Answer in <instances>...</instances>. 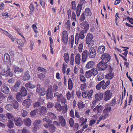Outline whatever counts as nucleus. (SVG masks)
I'll use <instances>...</instances> for the list:
<instances>
[{"label":"nucleus","mask_w":133,"mask_h":133,"mask_svg":"<svg viewBox=\"0 0 133 133\" xmlns=\"http://www.w3.org/2000/svg\"><path fill=\"white\" fill-rule=\"evenodd\" d=\"M53 91L55 93L58 91V86L56 84L53 85V88L51 85L48 86L46 91V99L50 101L54 99V97L53 93Z\"/></svg>","instance_id":"obj_1"},{"label":"nucleus","mask_w":133,"mask_h":133,"mask_svg":"<svg viewBox=\"0 0 133 133\" xmlns=\"http://www.w3.org/2000/svg\"><path fill=\"white\" fill-rule=\"evenodd\" d=\"M1 69L2 70L1 74L3 76H5L6 77L9 76L12 77L13 74L11 71V69L9 66L7 65H5L1 66Z\"/></svg>","instance_id":"obj_2"},{"label":"nucleus","mask_w":133,"mask_h":133,"mask_svg":"<svg viewBox=\"0 0 133 133\" xmlns=\"http://www.w3.org/2000/svg\"><path fill=\"white\" fill-rule=\"evenodd\" d=\"M110 82V81L109 80L107 81L106 82L104 80L102 81L96 85V88L97 90H99L102 87L103 89H105L109 85Z\"/></svg>","instance_id":"obj_3"},{"label":"nucleus","mask_w":133,"mask_h":133,"mask_svg":"<svg viewBox=\"0 0 133 133\" xmlns=\"http://www.w3.org/2000/svg\"><path fill=\"white\" fill-rule=\"evenodd\" d=\"M93 93V91L92 90H90L89 91L87 90L86 91L83 92L82 94L83 98H87L88 99L91 100L93 98L92 96Z\"/></svg>","instance_id":"obj_4"},{"label":"nucleus","mask_w":133,"mask_h":133,"mask_svg":"<svg viewBox=\"0 0 133 133\" xmlns=\"http://www.w3.org/2000/svg\"><path fill=\"white\" fill-rule=\"evenodd\" d=\"M107 63H105L102 61L100 62L97 65V67L99 71H104L108 67Z\"/></svg>","instance_id":"obj_5"},{"label":"nucleus","mask_w":133,"mask_h":133,"mask_svg":"<svg viewBox=\"0 0 133 133\" xmlns=\"http://www.w3.org/2000/svg\"><path fill=\"white\" fill-rule=\"evenodd\" d=\"M36 93L40 96H44L46 93L45 89L41 87V85L39 84H37L36 86Z\"/></svg>","instance_id":"obj_6"},{"label":"nucleus","mask_w":133,"mask_h":133,"mask_svg":"<svg viewBox=\"0 0 133 133\" xmlns=\"http://www.w3.org/2000/svg\"><path fill=\"white\" fill-rule=\"evenodd\" d=\"M41 123L42 121L40 120L37 119L35 120L33 123L34 127L32 129L34 132H36L38 129L41 128Z\"/></svg>","instance_id":"obj_7"},{"label":"nucleus","mask_w":133,"mask_h":133,"mask_svg":"<svg viewBox=\"0 0 133 133\" xmlns=\"http://www.w3.org/2000/svg\"><path fill=\"white\" fill-rule=\"evenodd\" d=\"M21 84V80L17 81L15 83V85L12 86L11 88V90L14 92L18 91L20 87Z\"/></svg>","instance_id":"obj_8"},{"label":"nucleus","mask_w":133,"mask_h":133,"mask_svg":"<svg viewBox=\"0 0 133 133\" xmlns=\"http://www.w3.org/2000/svg\"><path fill=\"white\" fill-rule=\"evenodd\" d=\"M111 56L109 54H103L101 56V59L102 61L105 62V63L109 62L111 59Z\"/></svg>","instance_id":"obj_9"},{"label":"nucleus","mask_w":133,"mask_h":133,"mask_svg":"<svg viewBox=\"0 0 133 133\" xmlns=\"http://www.w3.org/2000/svg\"><path fill=\"white\" fill-rule=\"evenodd\" d=\"M43 126L46 128H48L49 131L51 132H54L55 131L56 127L52 123L44 124Z\"/></svg>","instance_id":"obj_10"},{"label":"nucleus","mask_w":133,"mask_h":133,"mask_svg":"<svg viewBox=\"0 0 133 133\" xmlns=\"http://www.w3.org/2000/svg\"><path fill=\"white\" fill-rule=\"evenodd\" d=\"M88 54L90 58H94L96 56V51L94 48H91L89 49Z\"/></svg>","instance_id":"obj_11"},{"label":"nucleus","mask_w":133,"mask_h":133,"mask_svg":"<svg viewBox=\"0 0 133 133\" xmlns=\"http://www.w3.org/2000/svg\"><path fill=\"white\" fill-rule=\"evenodd\" d=\"M111 94L110 93V90H107L104 93L103 99L104 101H107L110 99L111 97Z\"/></svg>","instance_id":"obj_12"},{"label":"nucleus","mask_w":133,"mask_h":133,"mask_svg":"<svg viewBox=\"0 0 133 133\" xmlns=\"http://www.w3.org/2000/svg\"><path fill=\"white\" fill-rule=\"evenodd\" d=\"M93 38V36L92 34H88L87 36L86 42V43L90 45H91L92 42H93L92 39Z\"/></svg>","instance_id":"obj_13"},{"label":"nucleus","mask_w":133,"mask_h":133,"mask_svg":"<svg viewBox=\"0 0 133 133\" xmlns=\"http://www.w3.org/2000/svg\"><path fill=\"white\" fill-rule=\"evenodd\" d=\"M102 110V107L101 105H97L93 110L94 112L97 113L96 114L99 116Z\"/></svg>","instance_id":"obj_14"},{"label":"nucleus","mask_w":133,"mask_h":133,"mask_svg":"<svg viewBox=\"0 0 133 133\" xmlns=\"http://www.w3.org/2000/svg\"><path fill=\"white\" fill-rule=\"evenodd\" d=\"M0 31L3 34L5 35L6 36L10 38L12 41L14 42L15 41V38H14L13 36L7 31L3 30L2 28H0Z\"/></svg>","instance_id":"obj_15"},{"label":"nucleus","mask_w":133,"mask_h":133,"mask_svg":"<svg viewBox=\"0 0 133 133\" xmlns=\"http://www.w3.org/2000/svg\"><path fill=\"white\" fill-rule=\"evenodd\" d=\"M63 35L62 39L63 43L65 44H67L68 41V36L67 32L65 31H64L62 33Z\"/></svg>","instance_id":"obj_16"},{"label":"nucleus","mask_w":133,"mask_h":133,"mask_svg":"<svg viewBox=\"0 0 133 133\" xmlns=\"http://www.w3.org/2000/svg\"><path fill=\"white\" fill-rule=\"evenodd\" d=\"M31 101L30 99H26L22 103V105L26 109L29 108L31 106Z\"/></svg>","instance_id":"obj_17"},{"label":"nucleus","mask_w":133,"mask_h":133,"mask_svg":"<svg viewBox=\"0 0 133 133\" xmlns=\"http://www.w3.org/2000/svg\"><path fill=\"white\" fill-rule=\"evenodd\" d=\"M30 77L29 71H26L24 72L23 80L24 81H28L30 79Z\"/></svg>","instance_id":"obj_18"},{"label":"nucleus","mask_w":133,"mask_h":133,"mask_svg":"<svg viewBox=\"0 0 133 133\" xmlns=\"http://www.w3.org/2000/svg\"><path fill=\"white\" fill-rule=\"evenodd\" d=\"M44 100H39L37 102L34 103L33 104V106L34 108H37L40 107L44 102Z\"/></svg>","instance_id":"obj_19"},{"label":"nucleus","mask_w":133,"mask_h":133,"mask_svg":"<svg viewBox=\"0 0 133 133\" xmlns=\"http://www.w3.org/2000/svg\"><path fill=\"white\" fill-rule=\"evenodd\" d=\"M48 109L45 107H42L39 111V115L40 116H44L48 111Z\"/></svg>","instance_id":"obj_20"},{"label":"nucleus","mask_w":133,"mask_h":133,"mask_svg":"<svg viewBox=\"0 0 133 133\" xmlns=\"http://www.w3.org/2000/svg\"><path fill=\"white\" fill-rule=\"evenodd\" d=\"M103 98V94L100 92L97 93L95 95V98L97 101L102 100Z\"/></svg>","instance_id":"obj_21"},{"label":"nucleus","mask_w":133,"mask_h":133,"mask_svg":"<svg viewBox=\"0 0 133 133\" xmlns=\"http://www.w3.org/2000/svg\"><path fill=\"white\" fill-rule=\"evenodd\" d=\"M15 124L18 126L22 125L23 124V122L20 118H17L14 120Z\"/></svg>","instance_id":"obj_22"},{"label":"nucleus","mask_w":133,"mask_h":133,"mask_svg":"<svg viewBox=\"0 0 133 133\" xmlns=\"http://www.w3.org/2000/svg\"><path fill=\"white\" fill-rule=\"evenodd\" d=\"M109 66L110 68V71L111 72L105 75V78L108 79H111L114 77V74L113 73L111 72L112 70V68H111V66L109 65Z\"/></svg>","instance_id":"obj_23"},{"label":"nucleus","mask_w":133,"mask_h":133,"mask_svg":"<svg viewBox=\"0 0 133 133\" xmlns=\"http://www.w3.org/2000/svg\"><path fill=\"white\" fill-rule=\"evenodd\" d=\"M88 51L87 50H84L83 52L82 55V61L83 62H85L86 61V59L88 58Z\"/></svg>","instance_id":"obj_24"},{"label":"nucleus","mask_w":133,"mask_h":133,"mask_svg":"<svg viewBox=\"0 0 133 133\" xmlns=\"http://www.w3.org/2000/svg\"><path fill=\"white\" fill-rule=\"evenodd\" d=\"M1 90L4 93L8 94L10 92L9 88L6 85H3L1 87Z\"/></svg>","instance_id":"obj_25"},{"label":"nucleus","mask_w":133,"mask_h":133,"mask_svg":"<svg viewBox=\"0 0 133 133\" xmlns=\"http://www.w3.org/2000/svg\"><path fill=\"white\" fill-rule=\"evenodd\" d=\"M23 97L19 92H18L16 94V98L19 102H22L23 100Z\"/></svg>","instance_id":"obj_26"},{"label":"nucleus","mask_w":133,"mask_h":133,"mask_svg":"<svg viewBox=\"0 0 133 133\" xmlns=\"http://www.w3.org/2000/svg\"><path fill=\"white\" fill-rule=\"evenodd\" d=\"M14 71L16 74H21L22 72V70L18 66L14 65L13 66Z\"/></svg>","instance_id":"obj_27"},{"label":"nucleus","mask_w":133,"mask_h":133,"mask_svg":"<svg viewBox=\"0 0 133 133\" xmlns=\"http://www.w3.org/2000/svg\"><path fill=\"white\" fill-rule=\"evenodd\" d=\"M4 61L5 63H11L10 58L9 55L6 54H5L4 57Z\"/></svg>","instance_id":"obj_28"},{"label":"nucleus","mask_w":133,"mask_h":133,"mask_svg":"<svg viewBox=\"0 0 133 133\" xmlns=\"http://www.w3.org/2000/svg\"><path fill=\"white\" fill-rule=\"evenodd\" d=\"M54 95V97H55L56 98V101L57 102H59L61 98L63 97L62 94L57 92L55 93Z\"/></svg>","instance_id":"obj_29"},{"label":"nucleus","mask_w":133,"mask_h":133,"mask_svg":"<svg viewBox=\"0 0 133 133\" xmlns=\"http://www.w3.org/2000/svg\"><path fill=\"white\" fill-rule=\"evenodd\" d=\"M109 112H108L106 111H104V110L103 111V113L104 115H102L99 118V119L100 120H104L107 117L109 116Z\"/></svg>","instance_id":"obj_30"},{"label":"nucleus","mask_w":133,"mask_h":133,"mask_svg":"<svg viewBox=\"0 0 133 133\" xmlns=\"http://www.w3.org/2000/svg\"><path fill=\"white\" fill-rule=\"evenodd\" d=\"M58 119L59 121L60 124H61L62 126H65L66 124L65 119L63 116H58Z\"/></svg>","instance_id":"obj_31"},{"label":"nucleus","mask_w":133,"mask_h":133,"mask_svg":"<svg viewBox=\"0 0 133 133\" xmlns=\"http://www.w3.org/2000/svg\"><path fill=\"white\" fill-rule=\"evenodd\" d=\"M24 124L25 125L28 127H30L31 124V120L28 118H26L24 121Z\"/></svg>","instance_id":"obj_32"},{"label":"nucleus","mask_w":133,"mask_h":133,"mask_svg":"<svg viewBox=\"0 0 133 133\" xmlns=\"http://www.w3.org/2000/svg\"><path fill=\"white\" fill-rule=\"evenodd\" d=\"M105 49V47L104 46H101L99 47L98 48L97 52L100 54H103Z\"/></svg>","instance_id":"obj_33"},{"label":"nucleus","mask_w":133,"mask_h":133,"mask_svg":"<svg viewBox=\"0 0 133 133\" xmlns=\"http://www.w3.org/2000/svg\"><path fill=\"white\" fill-rule=\"evenodd\" d=\"M95 63L92 61L88 62L86 64L85 67L87 69H90L92 68L95 65Z\"/></svg>","instance_id":"obj_34"},{"label":"nucleus","mask_w":133,"mask_h":133,"mask_svg":"<svg viewBox=\"0 0 133 133\" xmlns=\"http://www.w3.org/2000/svg\"><path fill=\"white\" fill-rule=\"evenodd\" d=\"M19 92L24 97L27 95V92L26 88L24 87H23L21 89Z\"/></svg>","instance_id":"obj_35"},{"label":"nucleus","mask_w":133,"mask_h":133,"mask_svg":"<svg viewBox=\"0 0 133 133\" xmlns=\"http://www.w3.org/2000/svg\"><path fill=\"white\" fill-rule=\"evenodd\" d=\"M25 86L27 89H33L35 88L36 86L30 82H29L28 83H26L25 85Z\"/></svg>","instance_id":"obj_36"},{"label":"nucleus","mask_w":133,"mask_h":133,"mask_svg":"<svg viewBox=\"0 0 133 133\" xmlns=\"http://www.w3.org/2000/svg\"><path fill=\"white\" fill-rule=\"evenodd\" d=\"M83 4H79L76 8V15L77 16H79L80 14L82 9Z\"/></svg>","instance_id":"obj_37"},{"label":"nucleus","mask_w":133,"mask_h":133,"mask_svg":"<svg viewBox=\"0 0 133 133\" xmlns=\"http://www.w3.org/2000/svg\"><path fill=\"white\" fill-rule=\"evenodd\" d=\"M47 115L50 119L52 120H55L56 118V116L53 113L49 112L47 113Z\"/></svg>","instance_id":"obj_38"},{"label":"nucleus","mask_w":133,"mask_h":133,"mask_svg":"<svg viewBox=\"0 0 133 133\" xmlns=\"http://www.w3.org/2000/svg\"><path fill=\"white\" fill-rule=\"evenodd\" d=\"M54 107L55 108L59 111H61L62 110V106L59 102H57L55 103Z\"/></svg>","instance_id":"obj_39"},{"label":"nucleus","mask_w":133,"mask_h":133,"mask_svg":"<svg viewBox=\"0 0 133 133\" xmlns=\"http://www.w3.org/2000/svg\"><path fill=\"white\" fill-rule=\"evenodd\" d=\"M85 33V31L84 30H82L81 31L80 33L78 34V38L81 39H83L85 37V35H84V34Z\"/></svg>","instance_id":"obj_40"},{"label":"nucleus","mask_w":133,"mask_h":133,"mask_svg":"<svg viewBox=\"0 0 133 133\" xmlns=\"http://www.w3.org/2000/svg\"><path fill=\"white\" fill-rule=\"evenodd\" d=\"M77 105L78 108L79 109H82L85 107V104H83V102L81 101L78 102Z\"/></svg>","instance_id":"obj_41"},{"label":"nucleus","mask_w":133,"mask_h":133,"mask_svg":"<svg viewBox=\"0 0 133 133\" xmlns=\"http://www.w3.org/2000/svg\"><path fill=\"white\" fill-rule=\"evenodd\" d=\"M81 55L80 54H77L75 57V61L77 64H79L80 63L81 60Z\"/></svg>","instance_id":"obj_42"},{"label":"nucleus","mask_w":133,"mask_h":133,"mask_svg":"<svg viewBox=\"0 0 133 133\" xmlns=\"http://www.w3.org/2000/svg\"><path fill=\"white\" fill-rule=\"evenodd\" d=\"M73 87V82L71 78H69L68 80V89L71 90Z\"/></svg>","instance_id":"obj_43"},{"label":"nucleus","mask_w":133,"mask_h":133,"mask_svg":"<svg viewBox=\"0 0 133 133\" xmlns=\"http://www.w3.org/2000/svg\"><path fill=\"white\" fill-rule=\"evenodd\" d=\"M43 122H46V123H44V124H49L52 123V121L50 119V118L48 117L47 116H45L44 117L43 119Z\"/></svg>","instance_id":"obj_44"},{"label":"nucleus","mask_w":133,"mask_h":133,"mask_svg":"<svg viewBox=\"0 0 133 133\" xmlns=\"http://www.w3.org/2000/svg\"><path fill=\"white\" fill-rule=\"evenodd\" d=\"M12 104V105L14 109L17 110H18V109L19 105L17 101L15 100Z\"/></svg>","instance_id":"obj_45"},{"label":"nucleus","mask_w":133,"mask_h":133,"mask_svg":"<svg viewBox=\"0 0 133 133\" xmlns=\"http://www.w3.org/2000/svg\"><path fill=\"white\" fill-rule=\"evenodd\" d=\"M16 100L15 99L12 95L9 94L8 98L7 101L11 103L14 102Z\"/></svg>","instance_id":"obj_46"},{"label":"nucleus","mask_w":133,"mask_h":133,"mask_svg":"<svg viewBox=\"0 0 133 133\" xmlns=\"http://www.w3.org/2000/svg\"><path fill=\"white\" fill-rule=\"evenodd\" d=\"M82 24L84 25V29L85 30L84 31L85 32L87 31L89 28V24L85 22H84L82 23Z\"/></svg>","instance_id":"obj_47"},{"label":"nucleus","mask_w":133,"mask_h":133,"mask_svg":"<svg viewBox=\"0 0 133 133\" xmlns=\"http://www.w3.org/2000/svg\"><path fill=\"white\" fill-rule=\"evenodd\" d=\"M85 13L84 14L86 16H90L92 14V13L90 11L89 8H87L85 10Z\"/></svg>","instance_id":"obj_48"},{"label":"nucleus","mask_w":133,"mask_h":133,"mask_svg":"<svg viewBox=\"0 0 133 133\" xmlns=\"http://www.w3.org/2000/svg\"><path fill=\"white\" fill-rule=\"evenodd\" d=\"M6 116L9 119V120H12L13 121L15 119L13 115L9 113L6 114Z\"/></svg>","instance_id":"obj_49"},{"label":"nucleus","mask_w":133,"mask_h":133,"mask_svg":"<svg viewBox=\"0 0 133 133\" xmlns=\"http://www.w3.org/2000/svg\"><path fill=\"white\" fill-rule=\"evenodd\" d=\"M7 126L11 129L13 128L14 126V123L12 121L9 120L7 123Z\"/></svg>","instance_id":"obj_50"},{"label":"nucleus","mask_w":133,"mask_h":133,"mask_svg":"<svg viewBox=\"0 0 133 133\" xmlns=\"http://www.w3.org/2000/svg\"><path fill=\"white\" fill-rule=\"evenodd\" d=\"M38 111H39L38 110L36 109L30 112V115L34 117L35 115H37Z\"/></svg>","instance_id":"obj_51"},{"label":"nucleus","mask_w":133,"mask_h":133,"mask_svg":"<svg viewBox=\"0 0 133 133\" xmlns=\"http://www.w3.org/2000/svg\"><path fill=\"white\" fill-rule=\"evenodd\" d=\"M5 108L6 110L10 111L13 109L12 105L10 104H7L5 106Z\"/></svg>","instance_id":"obj_52"},{"label":"nucleus","mask_w":133,"mask_h":133,"mask_svg":"<svg viewBox=\"0 0 133 133\" xmlns=\"http://www.w3.org/2000/svg\"><path fill=\"white\" fill-rule=\"evenodd\" d=\"M85 76L86 77L89 78L92 76V73H91L90 70L87 71L85 73Z\"/></svg>","instance_id":"obj_53"},{"label":"nucleus","mask_w":133,"mask_h":133,"mask_svg":"<svg viewBox=\"0 0 133 133\" xmlns=\"http://www.w3.org/2000/svg\"><path fill=\"white\" fill-rule=\"evenodd\" d=\"M105 108L104 110V111H107L108 112H110L111 111V107L109 106L108 104H107L105 106Z\"/></svg>","instance_id":"obj_54"},{"label":"nucleus","mask_w":133,"mask_h":133,"mask_svg":"<svg viewBox=\"0 0 133 133\" xmlns=\"http://www.w3.org/2000/svg\"><path fill=\"white\" fill-rule=\"evenodd\" d=\"M64 59L65 62L68 63L69 61V56L68 53H66L64 54Z\"/></svg>","instance_id":"obj_55"},{"label":"nucleus","mask_w":133,"mask_h":133,"mask_svg":"<svg viewBox=\"0 0 133 133\" xmlns=\"http://www.w3.org/2000/svg\"><path fill=\"white\" fill-rule=\"evenodd\" d=\"M38 71L39 72H43L44 74L46 72V70L42 67H39L37 68Z\"/></svg>","instance_id":"obj_56"},{"label":"nucleus","mask_w":133,"mask_h":133,"mask_svg":"<svg viewBox=\"0 0 133 133\" xmlns=\"http://www.w3.org/2000/svg\"><path fill=\"white\" fill-rule=\"evenodd\" d=\"M90 71L91 72V73H92V75H93L94 76H95L98 73L97 70L94 68L91 69Z\"/></svg>","instance_id":"obj_57"},{"label":"nucleus","mask_w":133,"mask_h":133,"mask_svg":"<svg viewBox=\"0 0 133 133\" xmlns=\"http://www.w3.org/2000/svg\"><path fill=\"white\" fill-rule=\"evenodd\" d=\"M29 8L30 9V14L32 13L35 9V8L32 4V3L30 5Z\"/></svg>","instance_id":"obj_58"},{"label":"nucleus","mask_w":133,"mask_h":133,"mask_svg":"<svg viewBox=\"0 0 133 133\" xmlns=\"http://www.w3.org/2000/svg\"><path fill=\"white\" fill-rule=\"evenodd\" d=\"M62 110L63 112L64 113H65L68 110L67 105L65 104V105L62 106Z\"/></svg>","instance_id":"obj_59"},{"label":"nucleus","mask_w":133,"mask_h":133,"mask_svg":"<svg viewBox=\"0 0 133 133\" xmlns=\"http://www.w3.org/2000/svg\"><path fill=\"white\" fill-rule=\"evenodd\" d=\"M67 99L68 100H69L71 98V97L73 96L71 93L69 91H68L66 95Z\"/></svg>","instance_id":"obj_60"},{"label":"nucleus","mask_w":133,"mask_h":133,"mask_svg":"<svg viewBox=\"0 0 133 133\" xmlns=\"http://www.w3.org/2000/svg\"><path fill=\"white\" fill-rule=\"evenodd\" d=\"M80 80L83 83H85L86 80L84 76L82 75H80Z\"/></svg>","instance_id":"obj_61"},{"label":"nucleus","mask_w":133,"mask_h":133,"mask_svg":"<svg viewBox=\"0 0 133 133\" xmlns=\"http://www.w3.org/2000/svg\"><path fill=\"white\" fill-rule=\"evenodd\" d=\"M22 133H30L28 129L26 127L23 128L22 131Z\"/></svg>","instance_id":"obj_62"},{"label":"nucleus","mask_w":133,"mask_h":133,"mask_svg":"<svg viewBox=\"0 0 133 133\" xmlns=\"http://www.w3.org/2000/svg\"><path fill=\"white\" fill-rule=\"evenodd\" d=\"M21 112L22 116L24 117H26L28 114L27 111L23 110H22Z\"/></svg>","instance_id":"obj_63"},{"label":"nucleus","mask_w":133,"mask_h":133,"mask_svg":"<svg viewBox=\"0 0 133 133\" xmlns=\"http://www.w3.org/2000/svg\"><path fill=\"white\" fill-rule=\"evenodd\" d=\"M60 102H61L62 103H65L66 102V98L64 97H62L60 100Z\"/></svg>","instance_id":"obj_64"}]
</instances>
